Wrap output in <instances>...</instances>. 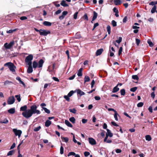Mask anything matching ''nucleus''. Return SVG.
I'll return each mask as SVG.
<instances>
[{"mask_svg":"<svg viewBox=\"0 0 157 157\" xmlns=\"http://www.w3.org/2000/svg\"><path fill=\"white\" fill-rule=\"evenodd\" d=\"M61 138L63 141H64L66 143H67L69 139L68 137H65L61 136Z\"/></svg>","mask_w":157,"mask_h":157,"instance_id":"nucleus-25","label":"nucleus"},{"mask_svg":"<svg viewBox=\"0 0 157 157\" xmlns=\"http://www.w3.org/2000/svg\"><path fill=\"white\" fill-rule=\"evenodd\" d=\"M72 155L75 156V157H80L78 154H76L75 153L73 152H69L67 155L68 156Z\"/></svg>","mask_w":157,"mask_h":157,"instance_id":"nucleus-14","label":"nucleus"},{"mask_svg":"<svg viewBox=\"0 0 157 157\" xmlns=\"http://www.w3.org/2000/svg\"><path fill=\"white\" fill-rule=\"evenodd\" d=\"M146 140L148 141H150L151 140V136L149 135H147L145 136Z\"/></svg>","mask_w":157,"mask_h":157,"instance_id":"nucleus-31","label":"nucleus"},{"mask_svg":"<svg viewBox=\"0 0 157 157\" xmlns=\"http://www.w3.org/2000/svg\"><path fill=\"white\" fill-rule=\"evenodd\" d=\"M41 128V127L40 126L36 127L34 129V131L35 132H37L39 131Z\"/></svg>","mask_w":157,"mask_h":157,"instance_id":"nucleus-47","label":"nucleus"},{"mask_svg":"<svg viewBox=\"0 0 157 157\" xmlns=\"http://www.w3.org/2000/svg\"><path fill=\"white\" fill-rule=\"evenodd\" d=\"M127 21V16H125L123 18V23H125Z\"/></svg>","mask_w":157,"mask_h":157,"instance_id":"nucleus-61","label":"nucleus"},{"mask_svg":"<svg viewBox=\"0 0 157 157\" xmlns=\"http://www.w3.org/2000/svg\"><path fill=\"white\" fill-rule=\"evenodd\" d=\"M14 44V41L12 40L9 44L8 43H5L4 46L6 49H10L13 45Z\"/></svg>","mask_w":157,"mask_h":157,"instance_id":"nucleus-3","label":"nucleus"},{"mask_svg":"<svg viewBox=\"0 0 157 157\" xmlns=\"http://www.w3.org/2000/svg\"><path fill=\"white\" fill-rule=\"evenodd\" d=\"M114 4L116 5H119L121 4V0H114Z\"/></svg>","mask_w":157,"mask_h":157,"instance_id":"nucleus-19","label":"nucleus"},{"mask_svg":"<svg viewBox=\"0 0 157 157\" xmlns=\"http://www.w3.org/2000/svg\"><path fill=\"white\" fill-rule=\"evenodd\" d=\"M147 42L149 44V46L151 47H152L154 45V44L150 39H148L147 40Z\"/></svg>","mask_w":157,"mask_h":157,"instance_id":"nucleus-29","label":"nucleus"},{"mask_svg":"<svg viewBox=\"0 0 157 157\" xmlns=\"http://www.w3.org/2000/svg\"><path fill=\"white\" fill-rule=\"evenodd\" d=\"M68 13V12L67 11H64L62 13V15L59 16V18L60 20H63L65 16Z\"/></svg>","mask_w":157,"mask_h":157,"instance_id":"nucleus-9","label":"nucleus"},{"mask_svg":"<svg viewBox=\"0 0 157 157\" xmlns=\"http://www.w3.org/2000/svg\"><path fill=\"white\" fill-rule=\"evenodd\" d=\"M15 101V99L13 96L9 97L7 100V103L9 105L13 104Z\"/></svg>","mask_w":157,"mask_h":157,"instance_id":"nucleus-6","label":"nucleus"},{"mask_svg":"<svg viewBox=\"0 0 157 157\" xmlns=\"http://www.w3.org/2000/svg\"><path fill=\"white\" fill-rule=\"evenodd\" d=\"M51 32L49 31H47L46 30H42L40 32V35L41 36H46L47 35L50 34Z\"/></svg>","mask_w":157,"mask_h":157,"instance_id":"nucleus-5","label":"nucleus"},{"mask_svg":"<svg viewBox=\"0 0 157 157\" xmlns=\"http://www.w3.org/2000/svg\"><path fill=\"white\" fill-rule=\"evenodd\" d=\"M137 87H134L130 89V91L132 92H135L137 89Z\"/></svg>","mask_w":157,"mask_h":157,"instance_id":"nucleus-43","label":"nucleus"},{"mask_svg":"<svg viewBox=\"0 0 157 157\" xmlns=\"http://www.w3.org/2000/svg\"><path fill=\"white\" fill-rule=\"evenodd\" d=\"M151 96L153 99L154 98L155 96V94L154 91H153L151 93Z\"/></svg>","mask_w":157,"mask_h":157,"instance_id":"nucleus-58","label":"nucleus"},{"mask_svg":"<svg viewBox=\"0 0 157 157\" xmlns=\"http://www.w3.org/2000/svg\"><path fill=\"white\" fill-rule=\"evenodd\" d=\"M63 147L62 145L61 146L60 148V154H63Z\"/></svg>","mask_w":157,"mask_h":157,"instance_id":"nucleus-54","label":"nucleus"},{"mask_svg":"<svg viewBox=\"0 0 157 157\" xmlns=\"http://www.w3.org/2000/svg\"><path fill=\"white\" fill-rule=\"evenodd\" d=\"M119 90V88L118 87V86H116L114 87L113 89L112 92L113 93H115L118 91Z\"/></svg>","mask_w":157,"mask_h":157,"instance_id":"nucleus-24","label":"nucleus"},{"mask_svg":"<svg viewBox=\"0 0 157 157\" xmlns=\"http://www.w3.org/2000/svg\"><path fill=\"white\" fill-rule=\"evenodd\" d=\"M51 85V83H46L44 84V89H46V88H47L48 86H50Z\"/></svg>","mask_w":157,"mask_h":157,"instance_id":"nucleus-57","label":"nucleus"},{"mask_svg":"<svg viewBox=\"0 0 157 157\" xmlns=\"http://www.w3.org/2000/svg\"><path fill=\"white\" fill-rule=\"evenodd\" d=\"M4 65L5 66H8L10 71L12 72L13 74H16L15 71L16 67L13 63L10 62H8L5 63Z\"/></svg>","mask_w":157,"mask_h":157,"instance_id":"nucleus-2","label":"nucleus"},{"mask_svg":"<svg viewBox=\"0 0 157 157\" xmlns=\"http://www.w3.org/2000/svg\"><path fill=\"white\" fill-rule=\"evenodd\" d=\"M27 106L26 105H25L23 106H21L20 108V111H24L23 112H26L28 110L27 109Z\"/></svg>","mask_w":157,"mask_h":157,"instance_id":"nucleus-12","label":"nucleus"},{"mask_svg":"<svg viewBox=\"0 0 157 157\" xmlns=\"http://www.w3.org/2000/svg\"><path fill=\"white\" fill-rule=\"evenodd\" d=\"M81 37V36L80 33L77 32L75 36V38L76 39H79Z\"/></svg>","mask_w":157,"mask_h":157,"instance_id":"nucleus-22","label":"nucleus"},{"mask_svg":"<svg viewBox=\"0 0 157 157\" xmlns=\"http://www.w3.org/2000/svg\"><path fill=\"white\" fill-rule=\"evenodd\" d=\"M15 97L17 98V100L18 102H20L21 100V98H20V95H17L15 96Z\"/></svg>","mask_w":157,"mask_h":157,"instance_id":"nucleus-42","label":"nucleus"},{"mask_svg":"<svg viewBox=\"0 0 157 157\" xmlns=\"http://www.w3.org/2000/svg\"><path fill=\"white\" fill-rule=\"evenodd\" d=\"M69 111L70 112L73 113L74 114H75L76 113V110L75 108L70 109H69Z\"/></svg>","mask_w":157,"mask_h":157,"instance_id":"nucleus-35","label":"nucleus"},{"mask_svg":"<svg viewBox=\"0 0 157 157\" xmlns=\"http://www.w3.org/2000/svg\"><path fill=\"white\" fill-rule=\"evenodd\" d=\"M95 81L94 80H92L91 82V88H93V87L94 86L95 84Z\"/></svg>","mask_w":157,"mask_h":157,"instance_id":"nucleus-60","label":"nucleus"},{"mask_svg":"<svg viewBox=\"0 0 157 157\" xmlns=\"http://www.w3.org/2000/svg\"><path fill=\"white\" fill-rule=\"evenodd\" d=\"M77 92V94H79L80 96L85 94V93L84 92L79 89L75 90V92Z\"/></svg>","mask_w":157,"mask_h":157,"instance_id":"nucleus-10","label":"nucleus"},{"mask_svg":"<svg viewBox=\"0 0 157 157\" xmlns=\"http://www.w3.org/2000/svg\"><path fill=\"white\" fill-rule=\"evenodd\" d=\"M43 24L46 26H51L52 25V23L47 21H44L43 23Z\"/></svg>","mask_w":157,"mask_h":157,"instance_id":"nucleus-18","label":"nucleus"},{"mask_svg":"<svg viewBox=\"0 0 157 157\" xmlns=\"http://www.w3.org/2000/svg\"><path fill=\"white\" fill-rule=\"evenodd\" d=\"M27 19V17L25 16H22V17H21L20 18V20H26Z\"/></svg>","mask_w":157,"mask_h":157,"instance_id":"nucleus-62","label":"nucleus"},{"mask_svg":"<svg viewBox=\"0 0 157 157\" xmlns=\"http://www.w3.org/2000/svg\"><path fill=\"white\" fill-rule=\"evenodd\" d=\"M90 80V78L89 76H86L84 78V82H89Z\"/></svg>","mask_w":157,"mask_h":157,"instance_id":"nucleus-32","label":"nucleus"},{"mask_svg":"<svg viewBox=\"0 0 157 157\" xmlns=\"http://www.w3.org/2000/svg\"><path fill=\"white\" fill-rule=\"evenodd\" d=\"M103 51V50L102 48H100L98 49L96 52V56H98L100 55Z\"/></svg>","mask_w":157,"mask_h":157,"instance_id":"nucleus-13","label":"nucleus"},{"mask_svg":"<svg viewBox=\"0 0 157 157\" xmlns=\"http://www.w3.org/2000/svg\"><path fill=\"white\" fill-rule=\"evenodd\" d=\"M82 18L84 20H85L86 21H88V18L86 13H85L83 16Z\"/></svg>","mask_w":157,"mask_h":157,"instance_id":"nucleus-39","label":"nucleus"},{"mask_svg":"<svg viewBox=\"0 0 157 157\" xmlns=\"http://www.w3.org/2000/svg\"><path fill=\"white\" fill-rule=\"evenodd\" d=\"M13 132L16 136H18L19 137L22 133V131L20 130H17V129L14 128L13 130Z\"/></svg>","mask_w":157,"mask_h":157,"instance_id":"nucleus-4","label":"nucleus"},{"mask_svg":"<svg viewBox=\"0 0 157 157\" xmlns=\"http://www.w3.org/2000/svg\"><path fill=\"white\" fill-rule=\"evenodd\" d=\"M111 124L114 126L119 127V126L118 124H117L114 121H112L111 122Z\"/></svg>","mask_w":157,"mask_h":157,"instance_id":"nucleus-56","label":"nucleus"},{"mask_svg":"<svg viewBox=\"0 0 157 157\" xmlns=\"http://www.w3.org/2000/svg\"><path fill=\"white\" fill-rule=\"evenodd\" d=\"M106 130L107 133H106V134H107L110 137H112L113 136V134L110 131L109 129H107Z\"/></svg>","mask_w":157,"mask_h":157,"instance_id":"nucleus-20","label":"nucleus"},{"mask_svg":"<svg viewBox=\"0 0 157 157\" xmlns=\"http://www.w3.org/2000/svg\"><path fill=\"white\" fill-rule=\"evenodd\" d=\"M120 93L121 95L124 96L125 94V90L124 89H122L120 90Z\"/></svg>","mask_w":157,"mask_h":157,"instance_id":"nucleus-30","label":"nucleus"},{"mask_svg":"<svg viewBox=\"0 0 157 157\" xmlns=\"http://www.w3.org/2000/svg\"><path fill=\"white\" fill-rule=\"evenodd\" d=\"M105 132L104 130H102V132L101 133V135L104 137L105 136Z\"/></svg>","mask_w":157,"mask_h":157,"instance_id":"nucleus-63","label":"nucleus"},{"mask_svg":"<svg viewBox=\"0 0 157 157\" xmlns=\"http://www.w3.org/2000/svg\"><path fill=\"white\" fill-rule=\"evenodd\" d=\"M144 105V103L142 102H140L137 105V106L138 107H142Z\"/></svg>","mask_w":157,"mask_h":157,"instance_id":"nucleus-53","label":"nucleus"},{"mask_svg":"<svg viewBox=\"0 0 157 157\" xmlns=\"http://www.w3.org/2000/svg\"><path fill=\"white\" fill-rule=\"evenodd\" d=\"M43 109L44 110V111L47 113L48 114H49L50 113V110L46 108H43Z\"/></svg>","mask_w":157,"mask_h":157,"instance_id":"nucleus-49","label":"nucleus"},{"mask_svg":"<svg viewBox=\"0 0 157 157\" xmlns=\"http://www.w3.org/2000/svg\"><path fill=\"white\" fill-rule=\"evenodd\" d=\"M117 116H118L119 117H120V116L118 115L117 112H116L114 114V117L115 118V120L116 121H118Z\"/></svg>","mask_w":157,"mask_h":157,"instance_id":"nucleus-38","label":"nucleus"},{"mask_svg":"<svg viewBox=\"0 0 157 157\" xmlns=\"http://www.w3.org/2000/svg\"><path fill=\"white\" fill-rule=\"evenodd\" d=\"M94 15L93 17V21H94L97 18L98 16V13H97L95 12V11L94 12Z\"/></svg>","mask_w":157,"mask_h":157,"instance_id":"nucleus-26","label":"nucleus"},{"mask_svg":"<svg viewBox=\"0 0 157 157\" xmlns=\"http://www.w3.org/2000/svg\"><path fill=\"white\" fill-rule=\"evenodd\" d=\"M156 9V5H154L151 10V12L153 13L155 12Z\"/></svg>","mask_w":157,"mask_h":157,"instance_id":"nucleus-28","label":"nucleus"},{"mask_svg":"<svg viewBox=\"0 0 157 157\" xmlns=\"http://www.w3.org/2000/svg\"><path fill=\"white\" fill-rule=\"evenodd\" d=\"M44 63V61L43 59H40L38 63V67L41 68L42 67L43 64Z\"/></svg>","mask_w":157,"mask_h":157,"instance_id":"nucleus-11","label":"nucleus"},{"mask_svg":"<svg viewBox=\"0 0 157 157\" xmlns=\"http://www.w3.org/2000/svg\"><path fill=\"white\" fill-rule=\"evenodd\" d=\"M136 42L137 45H139L140 43V39L137 38H136Z\"/></svg>","mask_w":157,"mask_h":157,"instance_id":"nucleus-55","label":"nucleus"},{"mask_svg":"<svg viewBox=\"0 0 157 157\" xmlns=\"http://www.w3.org/2000/svg\"><path fill=\"white\" fill-rule=\"evenodd\" d=\"M65 124L68 127L71 128L72 127L73 125L67 120H65Z\"/></svg>","mask_w":157,"mask_h":157,"instance_id":"nucleus-17","label":"nucleus"},{"mask_svg":"<svg viewBox=\"0 0 157 157\" xmlns=\"http://www.w3.org/2000/svg\"><path fill=\"white\" fill-rule=\"evenodd\" d=\"M62 6L64 7H67L68 6V4L66 3V1L64 0H62L60 3Z\"/></svg>","mask_w":157,"mask_h":157,"instance_id":"nucleus-23","label":"nucleus"},{"mask_svg":"<svg viewBox=\"0 0 157 157\" xmlns=\"http://www.w3.org/2000/svg\"><path fill=\"white\" fill-rule=\"evenodd\" d=\"M10 83H13L11 81L6 80L4 82V85H7L10 84Z\"/></svg>","mask_w":157,"mask_h":157,"instance_id":"nucleus-44","label":"nucleus"},{"mask_svg":"<svg viewBox=\"0 0 157 157\" xmlns=\"http://www.w3.org/2000/svg\"><path fill=\"white\" fill-rule=\"evenodd\" d=\"M132 78L133 79L136 80L137 81H138L139 79V78L137 75H132Z\"/></svg>","mask_w":157,"mask_h":157,"instance_id":"nucleus-37","label":"nucleus"},{"mask_svg":"<svg viewBox=\"0 0 157 157\" xmlns=\"http://www.w3.org/2000/svg\"><path fill=\"white\" fill-rule=\"evenodd\" d=\"M69 121L71 122L73 124H75V119L73 117H72L69 119Z\"/></svg>","mask_w":157,"mask_h":157,"instance_id":"nucleus-33","label":"nucleus"},{"mask_svg":"<svg viewBox=\"0 0 157 157\" xmlns=\"http://www.w3.org/2000/svg\"><path fill=\"white\" fill-rule=\"evenodd\" d=\"M65 99L68 101H70V99L69 98V97L67 95H64L63 97Z\"/></svg>","mask_w":157,"mask_h":157,"instance_id":"nucleus-48","label":"nucleus"},{"mask_svg":"<svg viewBox=\"0 0 157 157\" xmlns=\"http://www.w3.org/2000/svg\"><path fill=\"white\" fill-rule=\"evenodd\" d=\"M37 106L35 104H34L30 106V109H28L25 112H22V114L25 118L28 119L33 114L36 113L39 114L40 113V111L37 109Z\"/></svg>","mask_w":157,"mask_h":157,"instance_id":"nucleus-1","label":"nucleus"},{"mask_svg":"<svg viewBox=\"0 0 157 157\" xmlns=\"http://www.w3.org/2000/svg\"><path fill=\"white\" fill-rule=\"evenodd\" d=\"M52 79L55 81H57V82H59V79L57 77H54L52 78Z\"/></svg>","mask_w":157,"mask_h":157,"instance_id":"nucleus-64","label":"nucleus"},{"mask_svg":"<svg viewBox=\"0 0 157 157\" xmlns=\"http://www.w3.org/2000/svg\"><path fill=\"white\" fill-rule=\"evenodd\" d=\"M33 71V69L32 66H29L27 70V72L29 73H30Z\"/></svg>","mask_w":157,"mask_h":157,"instance_id":"nucleus-21","label":"nucleus"},{"mask_svg":"<svg viewBox=\"0 0 157 157\" xmlns=\"http://www.w3.org/2000/svg\"><path fill=\"white\" fill-rule=\"evenodd\" d=\"M38 63L36 61H34L33 62V67L34 68H36L38 67Z\"/></svg>","mask_w":157,"mask_h":157,"instance_id":"nucleus-27","label":"nucleus"},{"mask_svg":"<svg viewBox=\"0 0 157 157\" xmlns=\"http://www.w3.org/2000/svg\"><path fill=\"white\" fill-rule=\"evenodd\" d=\"M75 92V91H74L73 90H71L68 93L67 95L69 97H71L73 93Z\"/></svg>","mask_w":157,"mask_h":157,"instance_id":"nucleus-45","label":"nucleus"},{"mask_svg":"<svg viewBox=\"0 0 157 157\" xmlns=\"http://www.w3.org/2000/svg\"><path fill=\"white\" fill-rule=\"evenodd\" d=\"M14 153V150H12L9 151L7 154V156L11 155Z\"/></svg>","mask_w":157,"mask_h":157,"instance_id":"nucleus-40","label":"nucleus"},{"mask_svg":"<svg viewBox=\"0 0 157 157\" xmlns=\"http://www.w3.org/2000/svg\"><path fill=\"white\" fill-rule=\"evenodd\" d=\"M17 30L16 29H10L8 31H6V33H13V32Z\"/></svg>","mask_w":157,"mask_h":157,"instance_id":"nucleus-41","label":"nucleus"},{"mask_svg":"<svg viewBox=\"0 0 157 157\" xmlns=\"http://www.w3.org/2000/svg\"><path fill=\"white\" fill-rule=\"evenodd\" d=\"M88 140L89 143L92 145H95L96 144L95 140L92 138H89Z\"/></svg>","mask_w":157,"mask_h":157,"instance_id":"nucleus-8","label":"nucleus"},{"mask_svg":"<svg viewBox=\"0 0 157 157\" xmlns=\"http://www.w3.org/2000/svg\"><path fill=\"white\" fill-rule=\"evenodd\" d=\"M90 155V153L87 151H85L84 152V155L85 156L87 157Z\"/></svg>","mask_w":157,"mask_h":157,"instance_id":"nucleus-59","label":"nucleus"},{"mask_svg":"<svg viewBox=\"0 0 157 157\" xmlns=\"http://www.w3.org/2000/svg\"><path fill=\"white\" fill-rule=\"evenodd\" d=\"M122 40V38L121 37H119L118 40H116L115 41L118 44H120Z\"/></svg>","mask_w":157,"mask_h":157,"instance_id":"nucleus-46","label":"nucleus"},{"mask_svg":"<svg viewBox=\"0 0 157 157\" xmlns=\"http://www.w3.org/2000/svg\"><path fill=\"white\" fill-rule=\"evenodd\" d=\"M111 23L113 27H115L117 26V22L114 20H113L112 21Z\"/></svg>","mask_w":157,"mask_h":157,"instance_id":"nucleus-51","label":"nucleus"},{"mask_svg":"<svg viewBox=\"0 0 157 157\" xmlns=\"http://www.w3.org/2000/svg\"><path fill=\"white\" fill-rule=\"evenodd\" d=\"M51 123L52 122L51 121L47 120L45 121V125L46 127H48L51 124Z\"/></svg>","mask_w":157,"mask_h":157,"instance_id":"nucleus-16","label":"nucleus"},{"mask_svg":"<svg viewBox=\"0 0 157 157\" xmlns=\"http://www.w3.org/2000/svg\"><path fill=\"white\" fill-rule=\"evenodd\" d=\"M8 112L11 114H14L15 112V108H11L8 110Z\"/></svg>","mask_w":157,"mask_h":157,"instance_id":"nucleus-15","label":"nucleus"},{"mask_svg":"<svg viewBox=\"0 0 157 157\" xmlns=\"http://www.w3.org/2000/svg\"><path fill=\"white\" fill-rule=\"evenodd\" d=\"M8 122H9L6 119V118L5 119H4L3 121H0V123H2V124L3 123V124H7L8 123Z\"/></svg>","mask_w":157,"mask_h":157,"instance_id":"nucleus-36","label":"nucleus"},{"mask_svg":"<svg viewBox=\"0 0 157 157\" xmlns=\"http://www.w3.org/2000/svg\"><path fill=\"white\" fill-rule=\"evenodd\" d=\"M33 56L32 54L29 55L27 56L25 59V62H28V61H32L33 59Z\"/></svg>","mask_w":157,"mask_h":157,"instance_id":"nucleus-7","label":"nucleus"},{"mask_svg":"<svg viewBox=\"0 0 157 157\" xmlns=\"http://www.w3.org/2000/svg\"><path fill=\"white\" fill-rule=\"evenodd\" d=\"M107 30L109 34H110L111 33V27L110 25H108L106 27Z\"/></svg>","mask_w":157,"mask_h":157,"instance_id":"nucleus-34","label":"nucleus"},{"mask_svg":"<svg viewBox=\"0 0 157 157\" xmlns=\"http://www.w3.org/2000/svg\"><path fill=\"white\" fill-rule=\"evenodd\" d=\"M78 14V12H76L74 15L73 18L75 19H76L77 18V16Z\"/></svg>","mask_w":157,"mask_h":157,"instance_id":"nucleus-50","label":"nucleus"},{"mask_svg":"<svg viewBox=\"0 0 157 157\" xmlns=\"http://www.w3.org/2000/svg\"><path fill=\"white\" fill-rule=\"evenodd\" d=\"M123 48L122 47H121L119 49V51H118V54L119 56H120V55L121 54L122 52V51Z\"/></svg>","mask_w":157,"mask_h":157,"instance_id":"nucleus-52","label":"nucleus"}]
</instances>
